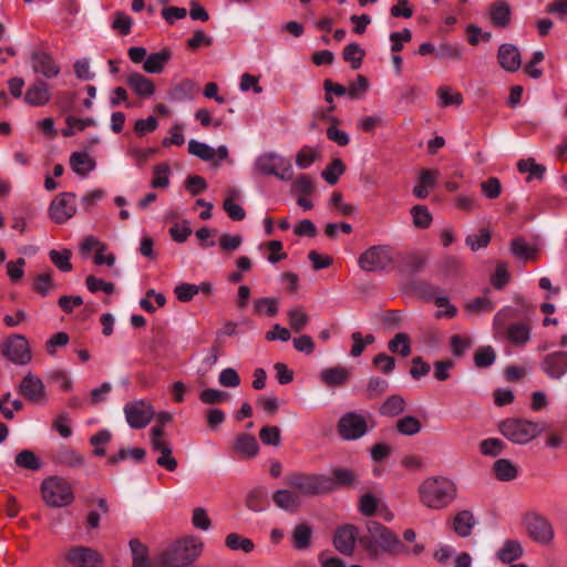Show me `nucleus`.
Wrapping results in <instances>:
<instances>
[{"label":"nucleus","instance_id":"nucleus-12","mask_svg":"<svg viewBox=\"0 0 567 567\" xmlns=\"http://www.w3.org/2000/svg\"><path fill=\"white\" fill-rule=\"evenodd\" d=\"M75 195L73 193H62L50 204L49 214L53 221L63 224L73 217L76 213Z\"/></svg>","mask_w":567,"mask_h":567},{"label":"nucleus","instance_id":"nucleus-21","mask_svg":"<svg viewBox=\"0 0 567 567\" xmlns=\"http://www.w3.org/2000/svg\"><path fill=\"white\" fill-rule=\"evenodd\" d=\"M497 59L499 65L508 72H515L522 65L520 52L514 44H502L498 49Z\"/></svg>","mask_w":567,"mask_h":567},{"label":"nucleus","instance_id":"nucleus-25","mask_svg":"<svg viewBox=\"0 0 567 567\" xmlns=\"http://www.w3.org/2000/svg\"><path fill=\"white\" fill-rule=\"evenodd\" d=\"M198 94V86L192 80H183L173 85L168 91V99L173 102L193 100Z\"/></svg>","mask_w":567,"mask_h":567},{"label":"nucleus","instance_id":"nucleus-34","mask_svg":"<svg viewBox=\"0 0 567 567\" xmlns=\"http://www.w3.org/2000/svg\"><path fill=\"white\" fill-rule=\"evenodd\" d=\"M523 546L518 540L508 539L497 551V557L504 564H509L523 556Z\"/></svg>","mask_w":567,"mask_h":567},{"label":"nucleus","instance_id":"nucleus-60","mask_svg":"<svg viewBox=\"0 0 567 567\" xmlns=\"http://www.w3.org/2000/svg\"><path fill=\"white\" fill-rule=\"evenodd\" d=\"M259 439L265 445L278 446L281 441L280 429L276 425H266L259 431Z\"/></svg>","mask_w":567,"mask_h":567},{"label":"nucleus","instance_id":"nucleus-23","mask_svg":"<svg viewBox=\"0 0 567 567\" xmlns=\"http://www.w3.org/2000/svg\"><path fill=\"white\" fill-rule=\"evenodd\" d=\"M126 83L142 99L151 97L155 93L154 82L141 73L133 72L128 74Z\"/></svg>","mask_w":567,"mask_h":567},{"label":"nucleus","instance_id":"nucleus-27","mask_svg":"<svg viewBox=\"0 0 567 567\" xmlns=\"http://www.w3.org/2000/svg\"><path fill=\"white\" fill-rule=\"evenodd\" d=\"M151 449L153 452L159 453V456L156 460V464L159 467H163L168 472H174L177 468L178 463L173 456V447L169 441L162 444L154 443V446Z\"/></svg>","mask_w":567,"mask_h":567},{"label":"nucleus","instance_id":"nucleus-51","mask_svg":"<svg viewBox=\"0 0 567 567\" xmlns=\"http://www.w3.org/2000/svg\"><path fill=\"white\" fill-rule=\"evenodd\" d=\"M316 189L313 181L308 175L298 176L291 184V193L297 196L311 195Z\"/></svg>","mask_w":567,"mask_h":567},{"label":"nucleus","instance_id":"nucleus-11","mask_svg":"<svg viewBox=\"0 0 567 567\" xmlns=\"http://www.w3.org/2000/svg\"><path fill=\"white\" fill-rule=\"evenodd\" d=\"M525 525L528 535L537 543L547 545L554 538V528L549 520L536 513L525 516Z\"/></svg>","mask_w":567,"mask_h":567},{"label":"nucleus","instance_id":"nucleus-55","mask_svg":"<svg viewBox=\"0 0 567 567\" xmlns=\"http://www.w3.org/2000/svg\"><path fill=\"white\" fill-rule=\"evenodd\" d=\"M278 310L279 308L277 298H260L254 302V311L257 315L266 313L269 317H274L277 315Z\"/></svg>","mask_w":567,"mask_h":567},{"label":"nucleus","instance_id":"nucleus-17","mask_svg":"<svg viewBox=\"0 0 567 567\" xmlns=\"http://www.w3.org/2000/svg\"><path fill=\"white\" fill-rule=\"evenodd\" d=\"M31 64L35 73L41 74L48 80L56 78L60 73V65L47 52H34L31 55Z\"/></svg>","mask_w":567,"mask_h":567},{"label":"nucleus","instance_id":"nucleus-56","mask_svg":"<svg viewBox=\"0 0 567 567\" xmlns=\"http://www.w3.org/2000/svg\"><path fill=\"white\" fill-rule=\"evenodd\" d=\"M169 166L166 163H159L154 167V177L151 182L153 188H166L169 185Z\"/></svg>","mask_w":567,"mask_h":567},{"label":"nucleus","instance_id":"nucleus-32","mask_svg":"<svg viewBox=\"0 0 567 567\" xmlns=\"http://www.w3.org/2000/svg\"><path fill=\"white\" fill-rule=\"evenodd\" d=\"M274 503L281 509L296 511L300 506L299 496L289 489H278L272 495Z\"/></svg>","mask_w":567,"mask_h":567},{"label":"nucleus","instance_id":"nucleus-62","mask_svg":"<svg viewBox=\"0 0 567 567\" xmlns=\"http://www.w3.org/2000/svg\"><path fill=\"white\" fill-rule=\"evenodd\" d=\"M518 317V312L516 309L512 307H504L502 308L494 317L493 320V328L496 331V333L501 332L508 320L514 319Z\"/></svg>","mask_w":567,"mask_h":567},{"label":"nucleus","instance_id":"nucleus-53","mask_svg":"<svg viewBox=\"0 0 567 567\" xmlns=\"http://www.w3.org/2000/svg\"><path fill=\"white\" fill-rule=\"evenodd\" d=\"M146 455V451L142 447H134V449H121L117 454L111 455L107 458V463L110 465H116L118 462L124 461L128 456L133 457L135 461L141 462L144 460Z\"/></svg>","mask_w":567,"mask_h":567},{"label":"nucleus","instance_id":"nucleus-61","mask_svg":"<svg viewBox=\"0 0 567 567\" xmlns=\"http://www.w3.org/2000/svg\"><path fill=\"white\" fill-rule=\"evenodd\" d=\"M465 308L472 313L491 312L494 309L493 301L486 296H481L465 305Z\"/></svg>","mask_w":567,"mask_h":567},{"label":"nucleus","instance_id":"nucleus-64","mask_svg":"<svg viewBox=\"0 0 567 567\" xmlns=\"http://www.w3.org/2000/svg\"><path fill=\"white\" fill-rule=\"evenodd\" d=\"M200 291V287L193 284H181L175 287L174 292L176 298L181 302L190 301L198 292Z\"/></svg>","mask_w":567,"mask_h":567},{"label":"nucleus","instance_id":"nucleus-2","mask_svg":"<svg viewBox=\"0 0 567 567\" xmlns=\"http://www.w3.org/2000/svg\"><path fill=\"white\" fill-rule=\"evenodd\" d=\"M420 503L434 511L446 508L457 496V485L446 476L426 477L417 488Z\"/></svg>","mask_w":567,"mask_h":567},{"label":"nucleus","instance_id":"nucleus-58","mask_svg":"<svg viewBox=\"0 0 567 567\" xmlns=\"http://www.w3.org/2000/svg\"><path fill=\"white\" fill-rule=\"evenodd\" d=\"M320 157L318 150L311 146H303L296 155V164L300 168H307Z\"/></svg>","mask_w":567,"mask_h":567},{"label":"nucleus","instance_id":"nucleus-16","mask_svg":"<svg viewBox=\"0 0 567 567\" xmlns=\"http://www.w3.org/2000/svg\"><path fill=\"white\" fill-rule=\"evenodd\" d=\"M542 370L550 379H560L567 373V351H555L545 355Z\"/></svg>","mask_w":567,"mask_h":567},{"label":"nucleus","instance_id":"nucleus-1","mask_svg":"<svg viewBox=\"0 0 567 567\" xmlns=\"http://www.w3.org/2000/svg\"><path fill=\"white\" fill-rule=\"evenodd\" d=\"M367 532L369 537L360 538V543L365 547L369 555L373 557L378 556L379 548L381 551L393 556H406L410 554L417 556L424 550L422 544H415L410 549L391 529L375 520L367 523Z\"/></svg>","mask_w":567,"mask_h":567},{"label":"nucleus","instance_id":"nucleus-18","mask_svg":"<svg viewBox=\"0 0 567 567\" xmlns=\"http://www.w3.org/2000/svg\"><path fill=\"white\" fill-rule=\"evenodd\" d=\"M19 393L23 395L28 401L42 402L45 399L44 384L40 378L28 373L19 385Z\"/></svg>","mask_w":567,"mask_h":567},{"label":"nucleus","instance_id":"nucleus-15","mask_svg":"<svg viewBox=\"0 0 567 567\" xmlns=\"http://www.w3.org/2000/svg\"><path fill=\"white\" fill-rule=\"evenodd\" d=\"M359 529L354 525H344L336 530L333 544L336 549L343 555H352Z\"/></svg>","mask_w":567,"mask_h":567},{"label":"nucleus","instance_id":"nucleus-3","mask_svg":"<svg viewBox=\"0 0 567 567\" xmlns=\"http://www.w3.org/2000/svg\"><path fill=\"white\" fill-rule=\"evenodd\" d=\"M204 543L198 537H186L176 542L162 555L165 567H185L195 561L202 554Z\"/></svg>","mask_w":567,"mask_h":567},{"label":"nucleus","instance_id":"nucleus-35","mask_svg":"<svg viewBox=\"0 0 567 567\" xmlns=\"http://www.w3.org/2000/svg\"><path fill=\"white\" fill-rule=\"evenodd\" d=\"M475 523V518L470 511H462L454 517V530L458 536L467 537L471 535Z\"/></svg>","mask_w":567,"mask_h":567},{"label":"nucleus","instance_id":"nucleus-46","mask_svg":"<svg viewBox=\"0 0 567 567\" xmlns=\"http://www.w3.org/2000/svg\"><path fill=\"white\" fill-rule=\"evenodd\" d=\"M495 360L496 352L491 346L480 347L474 353V364L478 369L491 367Z\"/></svg>","mask_w":567,"mask_h":567},{"label":"nucleus","instance_id":"nucleus-20","mask_svg":"<svg viewBox=\"0 0 567 567\" xmlns=\"http://www.w3.org/2000/svg\"><path fill=\"white\" fill-rule=\"evenodd\" d=\"M51 99L50 87L43 80H35L25 91L24 101L32 106L45 105Z\"/></svg>","mask_w":567,"mask_h":567},{"label":"nucleus","instance_id":"nucleus-52","mask_svg":"<svg viewBox=\"0 0 567 567\" xmlns=\"http://www.w3.org/2000/svg\"><path fill=\"white\" fill-rule=\"evenodd\" d=\"M421 422L411 415L403 416L396 422V430L402 435H415L421 431Z\"/></svg>","mask_w":567,"mask_h":567},{"label":"nucleus","instance_id":"nucleus-36","mask_svg":"<svg viewBox=\"0 0 567 567\" xmlns=\"http://www.w3.org/2000/svg\"><path fill=\"white\" fill-rule=\"evenodd\" d=\"M493 471L497 480L509 482L517 477V467L507 458H499L493 465Z\"/></svg>","mask_w":567,"mask_h":567},{"label":"nucleus","instance_id":"nucleus-19","mask_svg":"<svg viewBox=\"0 0 567 567\" xmlns=\"http://www.w3.org/2000/svg\"><path fill=\"white\" fill-rule=\"evenodd\" d=\"M188 152L207 162L214 159L215 156L218 157V161H224L228 157V150L225 145H220L217 150H214L212 146L197 140H190L188 142Z\"/></svg>","mask_w":567,"mask_h":567},{"label":"nucleus","instance_id":"nucleus-28","mask_svg":"<svg viewBox=\"0 0 567 567\" xmlns=\"http://www.w3.org/2000/svg\"><path fill=\"white\" fill-rule=\"evenodd\" d=\"M70 166L79 176H86L95 168V161L86 153L75 152L70 156Z\"/></svg>","mask_w":567,"mask_h":567},{"label":"nucleus","instance_id":"nucleus-63","mask_svg":"<svg viewBox=\"0 0 567 567\" xmlns=\"http://www.w3.org/2000/svg\"><path fill=\"white\" fill-rule=\"evenodd\" d=\"M389 388V383L386 380L381 379L379 377L371 378L367 385V396L368 399H375L386 392Z\"/></svg>","mask_w":567,"mask_h":567},{"label":"nucleus","instance_id":"nucleus-31","mask_svg":"<svg viewBox=\"0 0 567 567\" xmlns=\"http://www.w3.org/2000/svg\"><path fill=\"white\" fill-rule=\"evenodd\" d=\"M235 451L244 457L251 458L258 453V443L256 439L247 433H241L236 437Z\"/></svg>","mask_w":567,"mask_h":567},{"label":"nucleus","instance_id":"nucleus-6","mask_svg":"<svg viewBox=\"0 0 567 567\" xmlns=\"http://www.w3.org/2000/svg\"><path fill=\"white\" fill-rule=\"evenodd\" d=\"M395 250L390 245H374L364 250L358 259L359 267L367 272H383L393 267Z\"/></svg>","mask_w":567,"mask_h":567},{"label":"nucleus","instance_id":"nucleus-5","mask_svg":"<svg viewBox=\"0 0 567 567\" xmlns=\"http://www.w3.org/2000/svg\"><path fill=\"white\" fill-rule=\"evenodd\" d=\"M40 492L44 504L49 507H65L74 501L71 484L60 476L44 478L41 483Z\"/></svg>","mask_w":567,"mask_h":567},{"label":"nucleus","instance_id":"nucleus-40","mask_svg":"<svg viewBox=\"0 0 567 567\" xmlns=\"http://www.w3.org/2000/svg\"><path fill=\"white\" fill-rule=\"evenodd\" d=\"M388 349L392 353H400L403 358L411 354V339L408 333H396L388 343Z\"/></svg>","mask_w":567,"mask_h":567},{"label":"nucleus","instance_id":"nucleus-50","mask_svg":"<svg viewBox=\"0 0 567 567\" xmlns=\"http://www.w3.org/2000/svg\"><path fill=\"white\" fill-rule=\"evenodd\" d=\"M413 225L420 229H426L432 223V215L426 206L415 205L411 208Z\"/></svg>","mask_w":567,"mask_h":567},{"label":"nucleus","instance_id":"nucleus-49","mask_svg":"<svg viewBox=\"0 0 567 567\" xmlns=\"http://www.w3.org/2000/svg\"><path fill=\"white\" fill-rule=\"evenodd\" d=\"M289 326L295 332H300L310 321L309 316L301 307H296L287 312Z\"/></svg>","mask_w":567,"mask_h":567},{"label":"nucleus","instance_id":"nucleus-9","mask_svg":"<svg viewBox=\"0 0 567 567\" xmlns=\"http://www.w3.org/2000/svg\"><path fill=\"white\" fill-rule=\"evenodd\" d=\"M123 410L127 424L135 430L146 427L155 414L152 404L144 400L127 402Z\"/></svg>","mask_w":567,"mask_h":567},{"label":"nucleus","instance_id":"nucleus-10","mask_svg":"<svg viewBox=\"0 0 567 567\" xmlns=\"http://www.w3.org/2000/svg\"><path fill=\"white\" fill-rule=\"evenodd\" d=\"M2 354L20 365L28 364L32 358L29 342L22 334L9 337L3 343Z\"/></svg>","mask_w":567,"mask_h":567},{"label":"nucleus","instance_id":"nucleus-41","mask_svg":"<svg viewBox=\"0 0 567 567\" xmlns=\"http://www.w3.org/2000/svg\"><path fill=\"white\" fill-rule=\"evenodd\" d=\"M512 254L519 260H532L536 258L537 251L530 247L523 238H515L511 243Z\"/></svg>","mask_w":567,"mask_h":567},{"label":"nucleus","instance_id":"nucleus-47","mask_svg":"<svg viewBox=\"0 0 567 567\" xmlns=\"http://www.w3.org/2000/svg\"><path fill=\"white\" fill-rule=\"evenodd\" d=\"M14 462L17 466L30 471H38L42 465L39 457L31 450H22L16 455Z\"/></svg>","mask_w":567,"mask_h":567},{"label":"nucleus","instance_id":"nucleus-26","mask_svg":"<svg viewBox=\"0 0 567 567\" xmlns=\"http://www.w3.org/2000/svg\"><path fill=\"white\" fill-rule=\"evenodd\" d=\"M172 59V51L168 48H165L158 52L151 53L146 56L143 63V70L150 74H158L162 73L165 69V65Z\"/></svg>","mask_w":567,"mask_h":567},{"label":"nucleus","instance_id":"nucleus-4","mask_svg":"<svg viewBox=\"0 0 567 567\" xmlns=\"http://www.w3.org/2000/svg\"><path fill=\"white\" fill-rule=\"evenodd\" d=\"M286 483L305 496L326 494L336 488L333 478L324 474L295 472L287 476Z\"/></svg>","mask_w":567,"mask_h":567},{"label":"nucleus","instance_id":"nucleus-30","mask_svg":"<svg viewBox=\"0 0 567 567\" xmlns=\"http://www.w3.org/2000/svg\"><path fill=\"white\" fill-rule=\"evenodd\" d=\"M489 16L495 27L505 28L511 22V7L505 1H495L491 6Z\"/></svg>","mask_w":567,"mask_h":567},{"label":"nucleus","instance_id":"nucleus-37","mask_svg":"<svg viewBox=\"0 0 567 567\" xmlns=\"http://www.w3.org/2000/svg\"><path fill=\"white\" fill-rule=\"evenodd\" d=\"M268 492L265 487L258 486L251 489L246 498V505L250 511L261 512L266 509L268 505L267 499Z\"/></svg>","mask_w":567,"mask_h":567},{"label":"nucleus","instance_id":"nucleus-38","mask_svg":"<svg viewBox=\"0 0 567 567\" xmlns=\"http://www.w3.org/2000/svg\"><path fill=\"white\" fill-rule=\"evenodd\" d=\"M517 169L523 174L528 173V182L533 178L543 179L546 172V167L537 164L533 157L518 161Z\"/></svg>","mask_w":567,"mask_h":567},{"label":"nucleus","instance_id":"nucleus-7","mask_svg":"<svg viewBox=\"0 0 567 567\" xmlns=\"http://www.w3.org/2000/svg\"><path fill=\"white\" fill-rule=\"evenodd\" d=\"M499 431L515 444H527L544 431V426L528 420L507 419L501 422Z\"/></svg>","mask_w":567,"mask_h":567},{"label":"nucleus","instance_id":"nucleus-54","mask_svg":"<svg viewBox=\"0 0 567 567\" xmlns=\"http://www.w3.org/2000/svg\"><path fill=\"white\" fill-rule=\"evenodd\" d=\"M49 256L54 266L61 271L68 272L72 270V264L70 261L72 254L69 249L61 251L52 249Z\"/></svg>","mask_w":567,"mask_h":567},{"label":"nucleus","instance_id":"nucleus-44","mask_svg":"<svg viewBox=\"0 0 567 567\" xmlns=\"http://www.w3.org/2000/svg\"><path fill=\"white\" fill-rule=\"evenodd\" d=\"M364 54V50L358 43L346 45L342 52L343 60L351 63L352 70H358L361 66Z\"/></svg>","mask_w":567,"mask_h":567},{"label":"nucleus","instance_id":"nucleus-43","mask_svg":"<svg viewBox=\"0 0 567 567\" xmlns=\"http://www.w3.org/2000/svg\"><path fill=\"white\" fill-rule=\"evenodd\" d=\"M225 545L231 550H241L246 554L251 553L255 545L251 539L243 537L237 533H230L225 538Z\"/></svg>","mask_w":567,"mask_h":567},{"label":"nucleus","instance_id":"nucleus-8","mask_svg":"<svg viewBox=\"0 0 567 567\" xmlns=\"http://www.w3.org/2000/svg\"><path fill=\"white\" fill-rule=\"evenodd\" d=\"M255 169L259 175H274L281 181H291L293 176L290 161L275 152L259 155Z\"/></svg>","mask_w":567,"mask_h":567},{"label":"nucleus","instance_id":"nucleus-22","mask_svg":"<svg viewBox=\"0 0 567 567\" xmlns=\"http://www.w3.org/2000/svg\"><path fill=\"white\" fill-rule=\"evenodd\" d=\"M319 378L329 388L342 386L350 380L351 369L341 365L323 369Z\"/></svg>","mask_w":567,"mask_h":567},{"label":"nucleus","instance_id":"nucleus-13","mask_svg":"<svg viewBox=\"0 0 567 567\" xmlns=\"http://www.w3.org/2000/svg\"><path fill=\"white\" fill-rule=\"evenodd\" d=\"M65 557L75 567H102L104 561L97 550L85 546L72 547Z\"/></svg>","mask_w":567,"mask_h":567},{"label":"nucleus","instance_id":"nucleus-14","mask_svg":"<svg viewBox=\"0 0 567 567\" xmlns=\"http://www.w3.org/2000/svg\"><path fill=\"white\" fill-rule=\"evenodd\" d=\"M339 433L344 440H357L367 433V422L364 417L357 413H347L338 424Z\"/></svg>","mask_w":567,"mask_h":567},{"label":"nucleus","instance_id":"nucleus-57","mask_svg":"<svg viewBox=\"0 0 567 567\" xmlns=\"http://www.w3.org/2000/svg\"><path fill=\"white\" fill-rule=\"evenodd\" d=\"M52 288H54L52 270L40 274L34 278L32 289L40 296L45 297Z\"/></svg>","mask_w":567,"mask_h":567},{"label":"nucleus","instance_id":"nucleus-24","mask_svg":"<svg viewBox=\"0 0 567 567\" xmlns=\"http://www.w3.org/2000/svg\"><path fill=\"white\" fill-rule=\"evenodd\" d=\"M440 177L439 169L423 168L419 175V182L413 187V195L420 199L429 196V190L433 189Z\"/></svg>","mask_w":567,"mask_h":567},{"label":"nucleus","instance_id":"nucleus-48","mask_svg":"<svg viewBox=\"0 0 567 567\" xmlns=\"http://www.w3.org/2000/svg\"><path fill=\"white\" fill-rule=\"evenodd\" d=\"M346 165L340 158H334L321 173L322 178L329 184L338 183L339 177L344 173Z\"/></svg>","mask_w":567,"mask_h":567},{"label":"nucleus","instance_id":"nucleus-39","mask_svg":"<svg viewBox=\"0 0 567 567\" xmlns=\"http://www.w3.org/2000/svg\"><path fill=\"white\" fill-rule=\"evenodd\" d=\"M405 400L401 395L393 394L383 402L379 412L385 416H396L405 410Z\"/></svg>","mask_w":567,"mask_h":567},{"label":"nucleus","instance_id":"nucleus-45","mask_svg":"<svg viewBox=\"0 0 567 567\" xmlns=\"http://www.w3.org/2000/svg\"><path fill=\"white\" fill-rule=\"evenodd\" d=\"M66 127L62 130V135L65 137L73 136L76 131L81 132L85 130L87 126H95L94 118H78L74 116H69L65 120Z\"/></svg>","mask_w":567,"mask_h":567},{"label":"nucleus","instance_id":"nucleus-42","mask_svg":"<svg viewBox=\"0 0 567 567\" xmlns=\"http://www.w3.org/2000/svg\"><path fill=\"white\" fill-rule=\"evenodd\" d=\"M54 460L56 463L70 467H80L84 462V458L81 454L69 447L60 450L55 454Z\"/></svg>","mask_w":567,"mask_h":567},{"label":"nucleus","instance_id":"nucleus-29","mask_svg":"<svg viewBox=\"0 0 567 567\" xmlns=\"http://www.w3.org/2000/svg\"><path fill=\"white\" fill-rule=\"evenodd\" d=\"M506 338L513 344L523 347L530 340V326L525 322L513 323L506 329Z\"/></svg>","mask_w":567,"mask_h":567},{"label":"nucleus","instance_id":"nucleus-33","mask_svg":"<svg viewBox=\"0 0 567 567\" xmlns=\"http://www.w3.org/2000/svg\"><path fill=\"white\" fill-rule=\"evenodd\" d=\"M312 528L306 524H298L292 530V545L298 550L308 549L311 545Z\"/></svg>","mask_w":567,"mask_h":567},{"label":"nucleus","instance_id":"nucleus-59","mask_svg":"<svg viewBox=\"0 0 567 567\" xmlns=\"http://www.w3.org/2000/svg\"><path fill=\"white\" fill-rule=\"evenodd\" d=\"M133 25V19L122 11L114 13V20L112 22V29L121 35H127L131 33Z\"/></svg>","mask_w":567,"mask_h":567}]
</instances>
